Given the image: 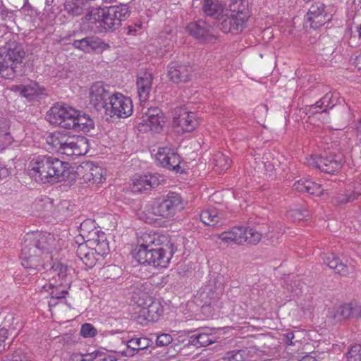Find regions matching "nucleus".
<instances>
[{"instance_id": "nucleus-7", "label": "nucleus", "mask_w": 361, "mask_h": 361, "mask_svg": "<svg viewBox=\"0 0 361 361\" xmlns=\"http://www.w3.org/2000/svg\"><path fill=\"white\" fill-rule=\"evenodd\" d=\"M40 250L27 246L23 242L21 249V264L27 270L29 274H35L37 271L48 269L51 261L44 259V255L39 253Z\"/></svg>"}, {"instance_id": "nucleus-43", "label": "nucleus", "mask_w": 361, "mask_h": 361, "mask_svg": "<svg viewBox=\"0 0 361 361\" xmlns=\"http://www.w3.org/2000/svg\"><path fill=\"white\" fill-rule=\"evenodd\" d=\"M197 340L198 348L207 347L216 342V336L212 333L207 332L205 330L197 331Z\"/></svg>"}, {"instance_id": "nucleus-52", "label": "nucleus", "mask_w": 361, "mask_h": 361, "mask_svg": "<svg viewBox=\"0 0 361 361\" xmlns=\"http://www.w3.org/2000/svg\"><path fill=\"white\" fill-rule=\"evenodd\" d=\"M307 215L308 212L306 210L294 209L288 212V216L293 221H302Z\"/></svg>"}, {"instance_id": "nucleus-48", "label": "nucleus", "mask_w": 361, "mask_h": 361, "mask_svg": "<svg viewBox=\"0 0 361 361\" xmlns=\"http://www.w3.org/2000/svg\"><path fill=\"white\" fill-rule=\"evenodd\" d=\"M306 192L314 196H321L323 192V189L322 188L319 184H317L312 180H310V183H307Z\"/></svg>"}, {"instance_id": "nucleus-51", "label": "nucleus", "mask_w": 361, "mask_h": 361, "mask_svg": "<svg viewBox=\"0 0 361 361\" xmlns=\"http://www.w3.org/2000/svg\"><path fill=\"white\" fill-rule=\"evenodd\" d=\"M80 231L85 235L89 233L92 237L94 235V231H97L94 229V224L90 220H85L80 224Z\"/></svg>"}, {"instance_id": "nucleus-33", "label": "nucleus", "mask_w": 361, "mask_h": 361, "mask_svg": "<svg viewBox=\"0 0 361 361\" xmlns=\"http://www.w3.org/2000/svg\"><path fill=\"white\" fill-rule=\"evenodd\" d=\"M86 173L85 179L87 181H92L93 183H101L103 182L104 169L99 166L95 165L93 162H87L85 164Z\"/></svg>"}, {"instance_id": "nucleus-23", "label": "nucleus", "mask_w": 361, "mask_h": 361, "mask_svg": "<svg viewBox=\"0 0 361 361\" xmlns=\"http://www.w3.org/2000/svg\"><path fill=\"white\" fill-rule=\"evenodd\" d=\"M361 317V305L356 302H350L340 306L334 315L336 322L350 318Z\"/></svg>"}, {"instance_id": "nucleus-26", "label": "nucleus", "mask_w": 361, "mask_h": 361, "mask_svg": "<svg viewBox=\"0 0 361 361\" xmlns=\"http://www.w3.org/2000/svg\"><path fill=\"white\" fill-rule=\"evenodd\" d=\"M94 235L89 238L90 245L97 253V256L104 257L109 252V243L104 233H99L98 231H94Z\"/></svg>"}, {"instance_id": "nucleus-54", "label": "nucleus", "mask_w": 361, "mask_h": 361, "mask_svg": "<svg viewBox=\"0 0 361 361\" xmlns=\"http://www.w3.org/2000/svg\"><path fill=\"white\" fill-rule=\"evenodd\" d=\"M18 89L25 97H32L36 93V90L30 85H20Z\"/></svg>"}, {"instance_id": "nucleus-25", "label": "nucleus", "mask_w": 361, "mask_h": 361, "mask_svg": "<svg viewBox=\"0 0 361 361\" xmlns=\"http://www.w3.org/2000/svg\"><path fill=\"white\" fill-rule=\"evenodd\" d=\"M323 262L335 272L343 276H347L354 271L353 266H348L342 263L340 259L334 254L330 253L323 257Z\"/></svg>"}, {"instance_id": "nucleus-24", "label": "nucleus", "mask_w": 361, "mask_h": 361, "mask_svg": "<svg viewBox=\"0 0 361 361\" xmlns=\"http://www.w3.org/2000/svg\"><path fill=\"white\" fill-rule=\"evenodd\" d=\"M137 94L140 102L149 98L152 86V75L149 72L140 73L137 78Z\"/></svg>"}, {"instance_id": "nucleus-19", "label": "nucleus", "mask_w": 361, "mask_h": 361, "mask_svg": "<svg viewBox=\"0 0 361 361\" xmlns=\"http://www.w3.org/2000/svg\"><path fill=\"white\" fill-rule=\"evenodd\" d=\"M163 180V178L158 173L141 176L133 180L132 191L133 192H142L149 190L159 186Z\"/></svg>"}, {"instance_id": "nucleus-5", "label": "nucleus", "mask_w": 361, "mask_h": 361, "mask_svg": "<svg viewBox=\"0 0 361 361\" xmlns=\"http://www.w3.org/2000/svg\"><path fill=\"white\" fill-rule=\"evenodd\" d=\"M25 52L20 46L10 45L0 49V77L13 80L23 74Z\"/></svg>"}, {"instance_id": "nucleus-37", "label": "nucleus", "mask_w": 361, "mask_h": 361, "mask_svg": "<svg viewBox=\"0 0 361 361\" xmlns=\"http://www.w3.org/2000/svg\"><path fill=\"white\" fill-rule=\"evenodd\" d=\"M13 138L10 133V121L0 116V147L11 145Z\"/></svg>"}, {"instance_id": "nucleus-61", "label": "nucleus", "mask_w": 361, "mask_h": 361, "mask_svg": "<svg viewBox=\"0 0 361 361\" xmlns=\"http://www.w3.org/2000/svg\"><path fill=\"white\" fill-rule=\"evenodd\" d=\"M284 339L283 341L289 345H292L294 344L293 340L294 338V334L293 332H288L287 334L283 335Z\"/></svg>"}, {"instance_id": "nucleus-20", "label": "nucleus", "mask_w": 361, "mask_h": 361, "mask_svg": "<svg viewBox=\"0 0 361 361\" xmlns=\"http://www.w3.org/2000/svg\"><path fill=\"white\" fill-rule=\"evenodd\" d=\"M186 29L190 35L200 40L208 41L214 37L211 25L204 20L189 23Z\"/></svg>"}, {"instance_id": "nucleus-1", "label": "nucleus", "mask_w": 361, "mask_h": 361, "mask_svg": "<svg viewBox=\"0 0 361 361\" xmlns=\"http://www.w3.org/2000/svg\"><path fill=\"white\" fill-rule=\"evenodd\" d=\"M130 15V11L126 4L101 8L97 6L86 13L83 20L89 25L95 33L114 32L121 25Z\"/></svg>"}, {"instance_id": "nucleus-2", "label": "nucleus", "mask_w": 361, "mask_h": 361, "mask_svg": "<svg viewBox=\"0 0 361 361\" xmlns=\"http://www.w3.org/2000/svg\"><path fill=\"white\" fill-rule=\"evenodd\" d=\"M29 168L30 177L43 184L64 180L69 174V164L52 156L34 157Z\"/></svg>"}, {"instance_id": "nucleus-42", "label": "nucleus", "mask_w": 361, "mask_h": 361, "mask_svg": "<svg viewBox=\"0 0 361 361\" xmlns=\"http://www.w3.org/2000/svg\"><path fill=\"white\" fill-rule=\"evenodd\" d=\"M160 240L156 234L143 233L140 238V245L138 250H149L150 247H155L157 245H160Z\"/></svg>"}, {"instance_id": "nucleus-57", "label": "nucleus", "mask_w": 361, "mask_h": 361, "mask_svg": "<svg viewBox=\"0 0 361 361\" xmlns=\"http://www.w3.org/2000/svg\"><path fill=\"white\" fill-rule=\"evenodd\" d=\"M333 95L331 93H326L322 99H321V104L322 105H324L326 108L329 107V109H331L334 106V104H331V99H332Z\"/></svg>"}, {"instance_id": "nucleus-64", "label": "nucleus", "mask_w": 361, "mask_h": 361, "mask_svg": "<svg viewBox=\"0 0 361 361\" xmlns=\"http://www.w3.org/2000/svg\"><path fill=\"white\" fill-rule=\"evenodd\" d=\"M9 171L7 168L0 164V180L8 177Z\"/></svg>"}, {"instance_id": "nucleus-14", "label": "nucleus", "mask_w": 361, "mask_h": 361, "mask_svg": "<svg viewBox=\"0 0 361 361\" xmlns=\"http://www.w3.org/2000/svg\"><path fill=\"white\" fill-rule=\"evenodd\" d=\"M108 88L109 86L100 81L94 83L91 86L90 89V104L97 110L106 109L108 101L110 100V97L113 94Z\"/></svg>"}, {"instance_id": "nucleus-9", "label": "nucleus", "mask_w": 361, "mask_h": 361, "mask_svg": "<svg viewBox=\"0 0 361 361\" xmlns=\"http://www.w3.org/2000/svg\"><path fill=\"white\" fill-rule=\"evenodd\" d=\"M75 114V109L65 104L56 103L47 111L46 119L52 125L71 130L73 128L72 123Z\"/></svg>"}, {"instance_id": "nucleus-30", "label": "nucleus", "mask_w": 361, "mask_h": 361, "mask_svg": "<svg viewBox=\"0 0 361 361\" xmlns=\"http://www.w3.org/2000/svg\"><path fill=\"white\" fill-rule=\"evenodd\" d=\"M152 341L146 337L133 338L127 341V349L122 353L125 356H133L140 350L147 349L151 346Z\"/></svg>"}, {"instance_id": "nucleus-55", "label": "nucleus", "mask_w": 361, "mask_h": 361, "mask_svg": "<svg viewBox=\"0 0 361 361\" xmlns=\"http://www.w3.org/2000/svg\"><path fill=\"white\" fill-rule=\"evenodd\" d=\"M308 183H310V180L300 179L293 184V188L297 191L306 192Z\"/></svg>"}, {"instance_id": "nucleus-63", "label": "nucleus", "mask_w": 361, "mask_h": 361, "mask_svg": "<svg viewBox=\"0 0 361 361\" xmlns=\"http://www.w3.org/2000/svg\"><path fill=\"white\" fill-rule=\"evenodd\" d=\"M355 130L356 137L361 142V118L355 123Z\"/></svg>"}, {"instance_id": "nucleus-32", "label": "nucleus", "mask_w": 361, "mask_h": 361, "mask_svg": "<svg viewBox=\"0 0 361 361\" xmlns=\"http://www.w3.org/2000/svg\"><path fill=\"white\" fill-rule=\"evenodd\" d=\"M95 7H89L83 0H66L64 4L65 11L72 16H79L84 13H89L92 8Z\"/></svg>"}, {"instance_id": "nucleus-56", "label": "nucleus", "mask_w": 361, "mask_h": 361, "mask_svg": "<svg viewBox=\"0 0 361 361\" xmlns=\"http://www.w3.org/2000/svg\"><path fill=\"white\" fill-rule=\"evenodd\" d=\"M263 159L264 161H262V164L264 165L265 171H272L276 169V166H279L278 161H274V159H273V161H270L268 156L264 157Z\"/></svg>"}, {"instance_id": "nucleus-31", "label": "nucleus", "mask_w": 361, "mask_h": 361, "mask_svg": "<svg viewBox=\"0 0 361 361\" xmlns=\"http://www.w3.org/2000/svg\"><path fill=\"white\" fill-rule=\"evenodd\" d=\"M49 268L50 274L52 276V281H57L59 285H69L67 272L68 267L61 263L56 262L48 267Z\"/></svg>"}, {"instance_id": "nucleus-29", "label": "nucleus", "mask_w": 361, "mask_h": 361, "mask_svg": "<svg viewBox=\"0 0 361 361\" xmlns=\"http://www.w3.org/2000/svg\"><path fill=\"white\" fill-rule=\"evenodd\" d=\"M203 1L202 11L207 17L212 18L215 25L216 21L224 14L225 8L216 0H203Z\"/></svg>"}, {"instance_id": "nucleus-18", "label": "nucleus", "mask_w": 361, "mask_h": 361, "mask_svg": "<svg viewBox=\"0 0 361 361\" xmlns=\"http://www.w3.org/2000/svg\"><path fill=\"white\" fill-rule=\"evenodd\" d=\"M73 46L85 52L102 51L109 47L107 43L97 36L86 37L81 39L74 40Z\"/></svg>"}, {"instance_id": "nucleus-28", "label": "nucleus", "mask_w": 361, "mask_h": 361, "mask_svg": "<svg viewBox=\"0 0 361 361\" xmlns=\"http://www.w3.org/2000/svg\"><path fill=\"white\" fill-rule=\"evenodd\" d=\"M248 4L247 0H231L225 11L247 21L250 16Z\"/></svg>"}, {"instance_id": "nucleus-47", "label": "nucleus", "mask_w": 361, "mask_h": 361, "mask_svg": "<svg viewBox=\"0 0 361 361\" xmlns=\"http://www.w3.org/2000/svg\"><path fill=\"white\" fill-rule=\"evenodd\" d=\"M98 259L99 258L97 257V253L93 250H92L80 260L84 263L87 269H91L95 266Z\"/></svg>"}, {"instance_id": "nucleus-11", "label": "nucleus", "mask_w": 361, "mask_h": 361, "mask_svg": "<svg viewBox=\"0 0 361 361\" xmlns=\"http://www.w3.org/2000/svg\"><path fill=\"white\" fill-rule=\"evenodd\" d=\"M139 120V131L150 130L159 133L163 128L164 116L162 111L158 107H142V116Z\"/></svg>"}, {"instance_id": "nucleus-38", "label": "nucleus", "mask_w": 361, "mask_h": 361, "mask_svg": "<svg viewBox=\"0 0 361 361\" xmlns=\"http://www.w3.org/2000/svg\"><path fill=\"white\" fill-rule=\"evenodd\" d=\"M241 235L243 240L242 244L244 243H247L250 245H256L260 241L262 238V233L257 231L254 228H245L241 226Z\"/></svg>"}, {"instance_id": "nucleus-59", "label": "nucleus", "mask_w": 361, "mask_h": 361, "mask_svg": "<svg viewBox=\"0 0 361 361\" xmlns=\"http://www.w3.org/2000/svg\"><path fill=\"white\" fill-rule=\"evenodd\" d=\"M320 102H321V99L319 101L315 103V104L312 105V106H310L309 111L312 114H317V113H320L321 114H326L327 112V109H324V110H322L321 111H316L317 108H322V107L324 106V105H322V104Z\"/></svg>"}, {"instance_id": "nucleus-21", "label": "nucleus", "mask_w": 361, "mask_h": 361, "mask_svg": "<svg viewBox=\"0 0 361 361\" xmlns=\"http://www.w3.org/2000/svg\"><path fill=\"white\" fill-rule=\"evenodd\" d=\"M139 312V318L147 322L157 321L164 312L163 306L159 300L151 299L150 302H146V305L140 306Z\"/></svg>"}, {"instance_id": "nucleus-27", "label": "nucleus", "mask_w": 361, "mask_h": 361, "mask_svg": "<svg viewBox=\"0 0 361 361\" xmlns=\"http://www.w3.org/2000/svg\"><path fill=\"white\" fill-rule=\"evenodd\" d=\"M73 128H71V130L75 131H82L83 133H88L94 127V121L90 116L89 114H85L81 111L76 110V114L74 116Z\"/></svg>"}, {"instance_id": "nucleus-3", "label": "nucleus", "mask_w": 361, "mask_h": 361, "mask_svg": "<svg viewBox=\"0 0 361 361\" xmlns=\"http://www.w3.org/2000/svg\"><path fill=\"white\" fill-rule=\"evenodd\" d=\"M48 149L68 157L80 156L87 152V140L66 131H55L47 137Z\"/></svg>"}, {"instance_id": "nucleus-39", "label": "nucleus", "mask_w": 361, "mask_h": 361, "mask_svg": "<svg viewBox=\"0 0 361 361\" xmlns=\"http://www.w3.org/2000/svg\"><path fill=\"white\" fill-rule=\"evenodd\" d=\"M213 163L214 169L218 173H221L230 168L231 161L228 156L218 152L213 157Z\"/></svg>"}, {"instance_id": "nucleus-13", "label": "nucleus", "mask_w": 361, "mask_h": 361, "mask_svg": "<svg viewBox=\"0 0 361 361\" xmlns=\"http://www.w3.org/2000/svg\"><path fill=\"white\" fill-rule=\"evenodd\" d=\"M199 125L196 113L180 106L175 109L173 126L180 133L191 132Z\"/></svg>"}, {"instance_id": "nucleus-12", "label": "nucleus", "mask_w": 361, "mask_h": 361, "mask_svg": "<svg viewBox=\"0 0 361 361\" xmlns=\"http://www.w3.org/2000/svg\"><path fill=\"white\" fill-rule=\"evenodd\" d=\"M133 111V102L130 97L121 93H114L108 101L105 109L106 114L111 117L128 118Z\"/></svg>"}, {"instance_id": "nucleus-44", "label": "nucleus", "mask_w": 361, "mask_h": 361, "mask_svg": "<svg viewBox=\"0 0 361 361\" xmlns=\"http://www.w3.org/2000/svg\"><path fill=\"white\" fill-rule=\"evenodd\" d=\"M121 269L114 264L108 265L103 269V275L106 278L112 280H115L121 274Z\"/></svg>"}, {"instance_id": "nucleus-6", "label": "nucleus", "mask_w": 361, "mask_h": 361, "mask_svg": "<svg viewBox=\"0 0 361 361\" xmlns=\"http://www.w3.org/2000/svg\"><path fill=\"white\" fill-rule=\"evenodd\" d=\"M176 249L171 240L161 242L149 250H138L135 258L140 264H147L154 267L166 268L169 265Z\"/></svg>"}, {"instance_id": "nucleus-62", "label": "nucleus", "mask_w": 361, "mask_h": 361, "mask_svg": "<svg viewBox=\"0 0 361 361\" xmlns=\"http://www.w3.org/2000/svg\"><path fill=\"white\" fill-rule=\"evenodd\" d=\"M1 361H24L18 354L6 355Z\"/></svg>"}, {"instance_id": "nucleus-8", "label": "nucleus", "mask_w": 361, "mask_h": 361, "mask_svg": "<svg viewBox=\"0 0 361 361\" xmlns=\"http://www.w3.org/2000/svg\"><path fill=\"white\" fill-rule=\"evenodd\" d=\"M23 242L29 247L40 250L44 255V259L52 261L51 252L56 247V240L54 235L45 232L27 233L23 238Z\"/></svg>"}, {"instance_id": "nucleus-49", "label": "nucleus", "mask_w": 361, "mask_h": 361, "mask_svg": "<svg viewBox=\"0 0 361 361\" xmlns=\"http://www.w3.org/2000/svg\"><path fill=\"white\" fill-rule=\"evenodd\" d=\"M97 332V329L91 324L85 323L81 326L80 334L85 338L94 337Z\"/></svg>"}, {"instance_id": "nucleus-50", "label": "nucleus", "mask_w": 361, "mask_h": 361, "mask_svg": "<svg viewBox=\"0 0 361 361\" xmlns=\"http://www.w3.org/2000/svg\"><path fill=\"white\" fill-rule=\"evenodd\" d=\"M172 341L173 338L169 334H161L157 336L156 345L158 347L166 346Z\"/></svg>"}, {"instance_id": "nucleus-45", "label": "nucleus", "mask_w": 361, "mask_h": 361, "mask_svg": "<svg viewBox=\"0 0 361 361\" xmlns=\"http://www.w3.org/2000/svg\"><path fill=\"white\" fill-rule=\"evenodd\" d=\"M348 361H361V345L355 344L345 354Z\"/></svg>"}, {"instance_id": "nucleus-17", "label": "nucleus", "mask_w": 361, "mask_h": 361, "mask_svg": "<svg viewBox=\"0 0 361 361\" xmlns=\"http://www.w3.org/2000/svg\"><path fill=\"white\" fill-rule=\"evenodd\" d=\"M307 16V20L314 29L321 27L331 19L325 11V5L321 2H315L310 6Z\"/></svg>"}, {"instance_id": "nucleus-4", "label": "nucleus", "mask_w": 361, "mask_h": 361, "mask_svg": "<svg viewBox=\"0 0 361 361\" xmlns=\"http://www.w3.org/2000/svg\"><path fill=\"white\" fill-rule=\"evenodd\" d=\"M183 209V205L180 195L169 192L161 200L147 204L142 213L143 216L140 218L147 224H152L154 220V216L171 219Z\"/></svg>"}, {"instance_id": "nucleus-40", "label": "nucleus", "mask_w": 361, "mask_h": 361, "mask_svg": "<svg viewBox=\"0 0 361 361\" xmlns=\"http://www.w3.org/2000/svg\"><path fill=\"white\" fill-rule=\"evenodd\" d=\"M361 195V188L355 190L346 191L344 194H338L334 197V202L337 204H345L353 202Z\"/></svg>"}, {"instance_id": "nucleus-15", "label": "nucleus", "mask_w": 361, "mask_h": 361, "mask_svg": "<svg viewBox=\"0 0 361 361\" xmlns=\"http://www.w3.org/2000/svg\"><path fill=\"white\" fill-rule=\"evenodd\" d=\"M247 22L226 11L221 18L216 21L215 26L224 33L238 34L245 29Z\"/></svg>"}, {"instance_id": "nucleus-36", "label": "nucleus", "mask_w": 361, "mask_h": 361, "mask_svg": "<svg viewBox=\"0 0 361 361\" xmlns=\"http://www.w3.org/2000/svg\"><path fill=\"white\" fill-rule=\"evenodd\" d=\"M152 298L144 284L137 283L133 287L132 299L139 307L146 305V302H150Z\"/></svg>"}, {"instance_id": "nucleus-35", "label": "nucleus", "mask_w": 361, "mask_h": 361, "mask_svg": "<svg viewBox=\"0 0 361 361\" xmlns=\"http://www.w3.org/2000/svg\"><path fill=\"white\" fill-rule=\"evenodd\" d=\"M67 287L64 285H59L57 281L51 280L48 283L43 285L42 290L49 293L53 299H63L68 293Z\"/></svg>"}, {"instance_id": "nucleus-16", "label": "nucleus", "mask_w": 361, "mask_h": 361, "mask_svg": "<svg viewBox=\"0 0 361 361\" xmlns=\"http://www.w3.org/2000/svg\"><path fill=\"white\" fill-rule=\"evenodd\" d=\"M156 159L166 169L175 171L176 173L182 172L180 166L181 162L180 156L169 147L159 148L156 154Z\"/></svg>"}, {"instance_id": "nucleus-60", "label": "nucleus", "mask_w": 361, "mask_h": 361, "mask_svg": "<svg viewBox=\"0 0 361 361\" xmlns=\"http://www.w3.org/2000/svg\"><path fill=\"white\" fill-rule=\"evenodd\" d=\"M99 355H101L98 351H94L91 353L82 354V358L80 361H93Z\"/></svg>"}, {"instance_id": "nucleus-10", "label": "nucleus", "mask_w": 361, "mask_h": 361, "mask_svg": "<svg viewBox=\"0 0 361 361\" xmlns=\"http://www.w3.org/2000/svg\"><path fill=\"white\" fill-rule=\"evenodd\" d=\"M343 156L341 153L324 152L322 156H311L307 159V164L327 173H334L340 171L343 164Z\"/></svg>"}, {"instance_id": "nucleus-34", "label": "nucleus", "mask_w": 361, "mask_h": 361, "mask_svg": "<svg viewBox=\"0 0 361 361\" xmlns=\"http://www.w3.org/2000/svg\"><path fill=\"white\" fill-rule=\"evenodd\" d=\"M241 226L233 227L231 230L222 232L217 235L218 239L225 243L242 244Z\"/></svg>"}, {"instance_id": "nucleus-53", "label": "nucleus", "mask_w": 361, "mask_h": 361, "mask_svg": "<svg viewBox=\"0 0 361 361\" xmlns=\"http://www.w3.org/2000/svg\"><path fill=\"white\" fill-rule=\"evenodd\" d=\"M182 343H185V345H193L198 348V342L197 340V331H188V338L180 341Z\"/></svg>"}, {"instance_id": "nucleus-22", "label": "nucleus", "mask_w": 361, "mask_h": 361, "mask_svg": "<svg viewBox=\"0 0 361 361\" xmlns=\"http://www.w3.org/2000/svg\"><path fill=\"white\" fill-rule=\"evenodd\" d=\"M191 68L189 66L171 63L169 66L168 77L174 83L187 82L190 78Z\"/></svg>"}, {"instance_id": "nucleus-46", "label": "nucleus", "mask_w": 361, "mask_h": 361, "mask_svg": "<svg viewBox=\"0 0 361 361\" xmlns=\"http://www.w3.org/2000/svg\"><path fill=\"white\" fill-rule=\"evenodd\" d=\"M73 247L75 249L76 255L80 259L87 255V253L92 250V246H90L89 243V238L86 240V243H80L78 246L73 245Z\"/></svg>"}, {"instance_id": "nucleus-41", "label": "nucleus", "mask_w": 361, "mask_h": 361, "mask_svg": "<svg viewBox=\"0 0 361 361\" xmlns=\"http://www.w3.org/2000/svg\"><path fill=\"white\" fill-rule=\"evenodd\" d=\"M200 218L204 224L210 226L216 225L221 219V217L215 209L202 211L200 215Z\"/></svg>"}, {"instance_id": "nucleus-58", "label": "nucleus", "mask_w": 361, "mask_h": 361, "mask_svg": "<svg viewBox=\"0 0 361 361\" xmlns=\"http://www.w3.org/2000/svg\"><path fill=\"white\" fill-rule=\"evenodd\" d=\"M8 337V331L5 328L0 329V352L6 350L4 342Z\"/></svg>"}]
</instances>
